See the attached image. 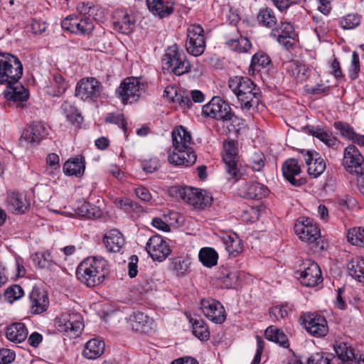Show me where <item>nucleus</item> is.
Instances as JSON below:
<instances>
[{"instance_id": "5", "label": "nucleus", "mask_w": 364, "mask_h": 364, "mask_svg": "<svg viewBox=\"0 0 364 364\" xmlns=\"http://www.w3.org/2000/svg\"><path fill=\"white\" fill-rule=\"evenodd\" d=\"M294 231L301 240L309 244L311 248H314L316 251L324 249L320 230L311 218H301L298 219L294 225Z\"/></svg>"}, {"instance_id": "36", "label": "nucleus", "mask_w": 364, "mask_h": 364, "mask_svg": "<svg viewBox=\"0 0 364 364\" xmlns=\"http://www.w3.org/2000/svg\"><path fill=\"white\" fill-rule=\"evenodd\" d=\"M265 338L271 341L279 344L284 348H289V343L285 333L274 326H269L264 332Z\"/></svg>"}, {"instance_id": "8", "label": "nucleus", "mask_w": 364, "mask_h": 364, "mask_svg": "<svg viewBox=\"0 0 364 364\" xmlns=\"http://www.w3.org/2000/svg\"><path fill=\"white\" fill-rule=\"evenodd\" d=\"M58 331L71 337L78 336L84 328L82 316L77 312H65L55 319Z\"/></svg>"}, {"instance_id": "59", "label": "nucleus", "mask_w": 364, "mask_h": 364, "mask_svg": "<svg viewBox=\"0 0 364 364\" xmlns=\"http://www.w3.org/2000/svg\"><path fill=\"white\" fill-rule=\"evenodd\" d=\"M114 203L117 207L123 209L127 213H130L139 208L136 202L127 198H117Z\"/></svg>"}, {"instance_id": "63", "label": "nucleus", "mask_w": 364, "mask_h": 364, "mask_svg": "<svg viewBox=\"0 0 364 364\" xmlns=\"http://www.w3.org/2000/svg\"><path fill=\"white\" fill-rule=\"evenodd\" d=\"M360 157H362L361 154L355 145H348L345 149L343 159H359Z\"/></svg>"}, {"instance_id": "2", "label": "nucleus", "mask_w": 364, "mask_h": 364, "mask_svg": "<svg viewBox=\"0 0 364 364\" xmlns=\"http://www.w3.org/2000/svg\"><path fill=\"white\" fill-rule=\"evenodd\" d=\"M108 273V262L101 257H92L84 259L76 269L78 280L89 287L100 284Z\"/></svg>"}, {"instance_id": "54", "label": "nucleus", "mask_w": 364, "mask_h": 364, "mask_svg": "<svg viewBox=\"0 0 364 364\" xmlns=\"http://www.w3.org/2000/svg\"><path fill=\"white\" fill-rule=\"evenodd\" d=\"M23 296V290L21 286L14 284L8 287L4 292V297L9 303L21 298Z\"/></svg>"}, {"instance_id": "55", "label": "nucleus", "mask_w": 364, "mask_h": 364, "mask_svg": "<svg viewBox=\"0 0 364 364\" xmlns=\"http://www.w3.org/2000/svg\"><path fill=\"white\" fill-rule=\"evenodd\" d=\"M228 117H226L225 119H223V122L229 123L228 125L230 132H238L241 129L242 125L243 124L242 119L236 116L232 112V109L230 110V114L228 113Z\"/></svg>"}, {"instance_id": "25", "label": "nucleus", "mask_w": 364, "mask_h": 364, "mask_svg": "<svg viewBox=\"0 0 364 364\" xmlns=\"http://www.w3.org/2000/svg\"><path fill=\"white\" fill-rule=\"evenodd\" d=\"M103 242L108 252H119L124 245L125 240L121 232L112 229L104 235Z\"/></svg>"}, {"instance_id": "4", "label": "nucleus", "mask_w": 364, "mask_h": 364, "mask_svg": "<svg viewBox=\"0 0 364 364\" xmlns=\"http://www.w3.org/2000/svg\"><path fill=\"white\" fill-rule=\"evenodd\" d=\"M171 139L173 154L178 156L177 159H197L191 133L184 127H176L171 132Z\"/></svg>"}, {"instance_id": "13", "label": "nucleus", "mask_w": 364, "mask_h": 364, "mask_svg": "<svg viewBox=\"0 0 364 364\" xmlns=\"http://www.w3.org/2000/svg\"><path fill=\"white\" fill-rule=\"evenodd\" d=\"M297 273H299L300 282L306 287H313L323 281L319 266L311 259L304 261Z\"/></svg>"}, {"instance_id": "48", "label": "nucleus", "mask_w": 364, "mask_h": 364, "mask_svg": "<svg viewBox=\"0 0 364 364\" xmlns=\"http://www.w3.org/2000/svg\"><path fill=\"white\" fill-rule=\"evenodd\" d=\"M348 241L354 245H364V228H353L347 234Z\"/></svg>"}, {"instance_id": "62", "label": "nucleus", "mask_w": 364, "mask_h": 364, "mask_svg": "<svg viewBox=\"0 0 364 364\" xmlns=\"http://www.w3.org/2000/svg\"><path fill=\"white\" fill-rule=\"evenodd\" d=\"M15 353L8 348L0 349V364H9L15 359Z\"/></svg>"}, {"instance_id": "61", "label": "nucleus", "mask_w": 364, "mask_h": 364, "mask_svg": "<svg viewBox=\"0 0 364 364\" xmlns=\"http://www.w3.org/2000/svg\"><path fill=\"white\" fill-rule=\"evenodd\" d=\"M31 31L36 35L42 34L47 28V23L41 19L33 18L31 23Z\"/></svg>"}, {"instance_id": "41", "label": "nucleus", "mask_w": 364, "mask_h": 364, "mask_svg": "<svg viewBox=\"0 0 364 364\" xmlns=\"http://www.w3.org/2000/svg\"><path fill=\"white\" fill-rule=\"evenodd\" d=\"M193 333L200 341H207L210 337V332L205 321L200 318H191Z\"/></svg>"}, {"instance_id": "14", "label": "nucleus", "mask_w": 364, "mask_h": 364, "mask_svg": "<svg viewBox=\"0 0 364 364\" xmlns=\"http://www.w3.org/2000/svg\"><path fill=\"white\" fill-rule=\"evenodd\" d=\"M102 90L101 82L95 77L82 78L76 85L75 96L84 101H94L100 96Z\"/></svg>"}, {"instance_id": "17", "label": "nucleus", "mask_w": 364, "mask_h": 364, "mask_svg": "<svg viewBox=\"0 0 364 364\" xmlns=\"http://www.w3.org/2000/svg\"><path fill=\"white\" fill-rule=\"evenodd\" d=\"M146 250L154 260L159 262L164 261L171 252L166 241L159 235H154L149 239Z\"/></svg>"}, {"instance_id": "35", "label": "nucleus", "mask_w": 364, "mask_h": 364, "mask_svg": "<svg viewBox=\"0 0 364 364\" xmlns=\"http://www.w3.org/2000/svg\"><path fill=\"white\" fill-rule=\"evenodd\" d=\"M217 279L222 288L230 289L236 284L239 279V274L237 271L223 269L218 272Z\"/></svg>"}, {"instance_id": "38", "label": "nucleus", "mask_w": 364, "mask_h": 364, "mask_svg": "<svg viewBox=\"0 0 364 364\" xmlns=\"http://www.w3.org/2000/svg\"><path fill=\"white\" fill-rule=\"evenodd\" d=\"M349 274L360 282L364 283V258H353L347 266Z\"/></svg>"}, {"instance_id": "1", "label": "nucleus", "mask_w": 364, "mask_h": 364, "mask_svg": "<svg viewBox=\"0 0 364 364\" xmlns=\"http://www.w3.org/2000/svg\"><path fill=\"white\" fill-rule=\"evenodd\" d=\"M228 86L237 97L240 107L243 110H250L257 107L261 101L260 88L247 77L235 76L228 80Z\"/></svg>"}, {"instance_id": "3", "label": "nucleus", "mask_w": 364, "mask_h": 364, "mask_svg": "<svg viewBox=\"0 0 364 364\" xmlns=\"http://www.w3.org/2000/svg\"><path fill=\"white\" fill-rule=\"evenodd\" d=\"M171 196L180 198L195 209L203 210L213 202L212 196L205 190L186 186H172L169 189Z\"/></svg>"}, {"instance_id": "26", "label": "nucleus", "mask_w": 364, "mask_h": 364, "mask_svg": "<svg viewBox=\"0 0 364 364\" xmlns=\"http://www.w3.org/2000/svg\"><path fill=\"white\" fill-rule=\"evenodd\" d=\"M147 6L153 14L160 18H166L173 11V0H146Z\"/></svg>"}, {"instance_id": "64", "label": "nucleus", "mask_w": 364, "mask_h": 364, "mask_svg": "<svg viewBox=\"0 0 364 364\" xmlns=\"http://www.w3.org/2000/svg\"><path fill=\"white\" fill-rule=\"evenodd\" d=\"M277 41L282 45L286 50L292 48L296 43V36H279L275 38Z\"/></svg>"}, {"instance_id": "16", "label": "nucleus", "mask_w": 364, "mask_h": 364, "mask_svg": "<svg viewBox=\"0 0 364 364\" xmlns=\"http://www.w3.org/2000/svg\"><path fill=\"white\" fill-rule=\"evenodd\" d=\"M62 28L76 34H87L90 33L94 26L90 17L83 16L79 19L77 16L70 15L63 20Z\"/></svg>"}, {"instance_id": "33", "label": "nucleus", "mask_w": 364, "mask_h": 364, "mask_svg": "<svg viewBox=\"0 0 364 364\" xmlns=\"http://www.w3.org/2000/svg\"><path fill=\"white\" fill-rule=\"evenodd\" d=\"M105 343L98 339H91L87 342L83 350V355L90 360L96 359L102 355L105 350Z\"/></svg>"}, {"instance_id": "51", "label": "nucleus", "mask_w": 364, "mask_h": 364, "mask_svg": "<svg viewBox=\"0 0 364 364\" xmlns=\"http://www.w3.org/2000/svg\"><path fill=\"white\" fill-rule=\"evenodd\" d=\"M346 170L351 174H364V161H343Z\"/></svg>"}, {"instance_id": "7", "label": "nucleus", "mask_w": 364, "mask_h": 364, "mask_svg": "<svg viewBox=\"0 0 364 364\" xmlns=\"http://www.w3.org/2000/svg\"><path fill=\"white\" fill-rule=\"evenodd\" d=\"M23 65L19 58L9 53H0V85L20 80Z\"/></svg>"}, {"instance_id": "53", "label": "nucleus", "mask_w": 364, "mask_h": 364, "mask_svg": "<svg viewBox=\"0 0 364 364\" xmlns=\"http://www.w3.org/2000/svg\"><path fill=\"white\" fill-rule=\"evenodd\" d=\"M360 23V16L356 14H349L340 21V25L343 29H353Z\"/></svg>"}, {"instance_id": "32", "label": "nucleus", "mask_w": 364, "mask_h": 364, "mask_svg": "<svg viewBox=\"0 0 364 364\" xmlns=\"http://www.w3.org/2000/svg\"><path fill=\"white\" fill-rule=\"evenodd\" d=\"M287 72L293 77L297 82H302L309 77V69L298 61H289L285 64Z\"/></svg>"}, {"instance_id": "44", "label": "nucleus", "mask_w": 364, "mask_h": 364, "mask_svg": "<svg viewBox=\"0 0 364 364\" xmlns=\"http://www.w3.org/2000/svg\"><path fill=\"white\" fill-rule=\"evenodd\" d=\"M283 36H296L294 28L289 22H281L279 24L277 23V26L272 29L270 36L272 38Z\"/></svg>"}, {"instance_id": "50", "label": "nucleus", "mask_w": 364, "mask_h": 364, "mask_svg": "<svg viewBox=\"0 0 364 364\" xmlns=\"http://www.w3.org/2000/svg\"><path fill=\"white\" fill-rule=\"evenodd\" d=\"M171 269L178 277L184 276L188 269V261L181 257L173 258Z\"/></svg>"}, {"instance_id": "56", "label": "nucleus", "mask_w": 364, "mask_h": 364, "mask_svg": "<svg viewBox=\"0 0 364 364\" xmlns=\"http://www.w3.org/2000/svg\"><path fill=\"white\" fill-rule=\"evenodd\" d=\"M105 122L118 125L123 130L124 134L127 135V122L123 114L109 113L105 118Z\"/></svg>"}, {"instance_id": "19", "label": "nucleus", "mask_w": 364, "mask_h": 364, "mask_svg": "<svg viewBox=\"0 0 364 364\" xmlns=\"http://www.w3.org/2000/svg\"><path fill=\"white\" fill-rule=\"evenodd\" d=\"M204 315L215 323H223L226 319L224 306L213 299H203L200 302Z\"/></svg>"}, {"instance_id": "43", "label": "nucleus", "mask_w": 364, "mask_h": 364, "mask_svg": "<svg viewBox=\"0 0 364 364\" xmlns=\"http://www.w3.org/2000/svg\"><path fill=\"white\" fill-rule=\"evenodd\" d=\"M198 257L203 265L212 267L217 264L218 255L214 249L204 247L200 250Z\"/></svg>"}, {"instance_id": "21", "label": "nucleus", "mask_w": 364, "mask_h": 364, "mask_svg": "<svg viewBox=\"0 0 364 364\" xmlns=\"http://www.w3.org/2000/svg\"><path fill=\"white\" fill-rule=\"evenodd\" d=\"M136 19L132 14L126 10H117L114 16V28L118 32L128 35L133 32L135 28Z\"/></svg>"}, {"instance_id": "12", "label": "nucleus", "mask_w": 364, "mask_h": 364, "mask_svg": "<svg viewBox=\"0 0 364 364\" xmlns=\"http://www.w3.org/2000/svg\"><path fill=\"white\" fill-rule=\"evenodd\" d=\"M19 80H18L5 84L6 87L3 95L6 100V105L9 107H22L23 102L28 100V91L23 86Z\"/></svg>"}, {"instance_id": "37", "label": "nucleus", "mask_w": 364, "mask_h": 364, "mask_svg": "<svg viewBox=\"0 0 364 364\" xmlns=\"http://www.w3.org/2000/svg\"><path fill=\"white\" fill-rule=\"evenodd\" d=\"M60 109L66 119L73 125L79 127L82 123L83 118L81 114L78 112L76 107L72 105L68 102H64Z\"/></svg>"}, {"instance_id": "30", "label": "nucleus", "mask_w": 364, "mask_h": 364, "mask_svg": "<svg viewBox=\"0 0 364 364\" xmlns=\"http://www.w3.org/2000/svg\"><path fill=\"white\" fill-rule=\"evenodd\" d=\"M282 170L284 177L291 185L300 186L303 184L301 179L295 178V177L301 173V168L297 161H284Z\"/></svg>"}, {"instance_id": "9", "label": "nucleus", "mask_w": 364, "mask_h": 364, "mask_svg": "<svg viewBox=\"0 0 364 364\" xmlns=\"http://www.w3.org/2000/svg\"><path fill=\"white\" fill-rule=\"evenodd\" d=\"M146 85L139 78H125L116 90V95L125 105L137 101L144 91Z\"/></svg>"}, {"instance_id": "45", "label": "nucleus", "mask_w": 364, "mask_h": 364, "mask_svg": "<svg viewBox=\"0 0 364 364\" xmlns=\"http://www.w3.org/2000/svg\"><path fill=\"white\" fill-rule=\"evenodd\" d=\"M270 62V58L266 53L258 52L253 55L250 67L253 70H260L261 68H266Z\"/></svg>"}, {"instance_id": "11", "label": "nucleus", "mask_w": 364, "mask_h": 364, "mask_svg": "<svg viewBox=\"0 0 364 364\" xmlns=\"http://www.w3.org/2000/svg\"><path fill=\"white\" fill-rule=\"evenodd\" d=\"M187 32V51L196 57L201 55L205 49L203 28L199 24H192L188 28Z\"/></svg>"}, {"instance_id": "39", "label": "nucleus", "mask_w": 364, "mask_h": 364, "mask_svg": "<svg viewBox=\"0 0 364 364\" xmlns=\"http://www.w3.org/2000/svg\"><path fill=\"white\" fill-rule=\"evenodd\" d=\"M85 169V161H65L63 170L66 176L80 177Z\"/></svg>"}, {"instance_id": "42", "label": "nucleus", "mask_w": 364, "mask_h": 364, "mask_svg": "<svg viewBox=\"0 0 364 364\" xmlns=\"http://www.w3.org/2000/svg\"><path fill=\"white\" fill-rule=\"evenodd\" d=\"M225 44L232 50L238 53H247L252 47V44L248 38L242 36H240L239 38H228Z\"/></svg>"}, {"instance_id": "23", "label": "nucleus", "mask_w": 364, "mask_h": 364, "mask_svg": "<svg viewBox=\"0 0 364 364\" xmlns=\"http://www.w3.org/2000/svg\"><path fill=\"white\" fill-rule=\"evenodd\" d=\"M303 129L309 135L319 139L328 147L337 148L340 144V141L333 135L332 132L324 127L306 125Z\"/></svg>"}, {"instance_id": "60", "label": "nucleus", "mask_w": 364, "mask_h": 364, "mask_svg": "<svg viewBox=\"0 0 364 364\" xmlns=\"http://www.w3.org/2000/svg\"><path fill=\"white\" fill-rule=\"evenodd\" d=\"M54 84L56 87V91L54 93L55 96H60L65 93L68 87V83L65 82L63 77L60 75H55Z\"/></svg>"}, {"instance_id": "57", "label": "nucleus", "mask_w": 364, "mask_h": 364, "mask_svg": "<svg viewBox=\"0 0 364 364\" xmlns=\"http://www.w3.org/2000/svg\"><path fill=\"white\" fill-rule=\"evenodd\" d=\"M360 71L359 55L356 51H353L352 53V60L348 68L349 77L355 80L358 77L359 73Z\"/></svg>"}, {"instance_id": "40", "label": "nucleus", "mask_w": 364, "mask_h": 364, "mask_svg": "<svg viewBox=\"0 0 364 364\" xmlns=\"http://www.w3.org/2000/svg\"><path fill=\"white\" fill-rule=\"evenodd\" d=\"M223 243L229 255L236 257L242 252L243 245L241 240L235 235H228L223 237Z\"/></svg>"}, {"instance_id": "20", "label": "nucleus", "mask_w": 364, "mask_h": 364, "mask_svg": "<svg viewBox=\"0 0 364 364\" xmlns=\"http://www.w3.org/2000/svg\"><path fill=\"white\" fill-rule=\"evenodd\" d=\"M30 311L33 314H41L45 312L49 306L47 291L38 287H33L30 294Z\"/></svg>"}, {"instance_id": "52", "label": "nucleus", "mask_w": 364, "mask_h": 364, "mask_svg": "<svg viewBox=\"0 0 364 364\" xmlns=\"http://www.w3.org/2000/svg\"><path fill=\"white\" fill-rule=\"evenodd\" d=\"M308 173L313 178L319 176L326 169L325 161H306Z\"/></svg>"}, {"instance_id": "6", "label": "nucleus", "mask_w": 364, "mask_h": 364, "mask_svg": "<svg viewBox=\"0 0 364 364\" xmlns=\"http://www.w3.org/2000/svg\"><path fill=\"white\" fill-rule=\"evenodd\" d=\"M162 62L164 68L176 75H182L191 70V63L187 60L184 51L176 44L166 50Z\"/></svg>"}, {"instance_id": "29", "label": "nucleus", "mask_w": 364, "mask_h": 364, "mask_svg": "<svg viewBox=\"0 0 364 364\" xmlns=\"http://www.w3.org/2000/svg\"><path fill=\"white\" fill-rule=\"evenodd\" d=\"M334 350L338 356V363L342 362L343 364H345L344 362L347 364H353L359 355L355 353L354 348L345 342L336 343L334 346Z\"/></svg>"}, {"instance_id": "18", "label": "nucleus", "mask_w": 364, "mask_h": 364, "mask_svg": "<svg viewBox=\"0 0 364 364\" xmlns=\"http://www.w3.org/2000/svg\"><path fill=\"white\" fill-rule=\"evenodd\" d=\"M302 324L311 335L316 337H323L328 331L326 320L319 314H305Z\"/></svg>"}, {"instance_id": "58", "label": "nucleus", "mask_w": 364, "mask_h": 364, "mask_svg": "<svg viewBox=\"0 0 364 364\" xmlns=\"http://www.w3.org/2000/svg\"><path fill=\"white\" fill-rule=\"evenodd\" d=\"M338 362L336 358L332 360L324 356L322 353H316L311 355L307 360V364H336ZM336 364H343L342 362L337 363Z\"/></svg>"}, {"instance_id": "49", "label": "nucleus", "mask_w": 364, "mask_h": 364, "mask_svg": "<svg viewBox=\"0 0 364 364\" xmlns=\"http://www.w3.org/2000/svg\"><path fill=\"white\" fill-rule=\"evenodd\" d=\"M175 95L171 97L173 102L178 104L181 109H190L193 105L188 95L183 91L174 90Z\"/></svg>"}, {"instance_id": "31", "label": "nucleus", "mask_w": 364, "mask_h": 364, "mask_svg": "<svg viewBox=\"0 0 364 364\" xmlns=\"http://www.w3.org/2000/svg\"><path fill=\"white\" fill-rule=\"evenodd\" d=\"M28 330L23 323H14L8 326L5 330L6 337L14 343H21L28 337Z\"/></svg>"}, {"instance_id": "10", "label": "nucleus", "mask_w": 364, "mask_h": 364, "mask_svg": "<svg viewBox=\"0 0 364 364\" xmlns=\"http://www.w3.org/2000/svg\"><path fill=\"white\" fill-rule=\"evenodd\" d=\"M48 134V129L42 122H33L23 131L19 144L26 148L33 147L39 144Z\"/></svg>"}, {"instance_id": "46", "label": "nucleus", "mask_w": 364, "mask_h": 364, "mask_svg": "<svg viewBox=\"0 0 364 364\" xmlns=\"http://www.w3.org/2000/svg\"><path fill=\"white\" fill-rule=\"evenodd\" d=\"M333 127L339 132L342 137L348 140H353L356 132L349 124L341 121H338L333 123Z\"/></svg>"}, {"instance_id": "27", "label": "nucleus", "mask_w": 364, "mask_h": 364, "mask_svg": "<svg viewBox=\"0 0 364 364\" xmlns=\"http://www.w3.org/2000/svg\"><path fill=\"white\" fill-rule=\"evenodd\" d=\"M228 181H237L246 175V165L243 161H223Z\"/></svg>"}, {"instance_id": "22", "label": "nucleus", "mask_w": 364, "mask_h": 364, "mask_svg": "<svg viewBox=\"0 0 364 364\" xmlns=\"http://www.w3.org/2000/svg\"><path fill=\"white\" fill-rule=\"evenodd\" d=\"M267 192L268 189L265 186L255 181L242 182L237 188L238 195L247 199H261Z\"/></svg>"}, {"instance_id": "24", "label": "nucleus", "mask_w": 364, "mask_h": 364, "mask_svg": "<svg viewBox=\"0 0 364 364\" xmlns=\"http://www.w3.org/2000/svg\"><path fill=\"white\" fill-rule=\"evenodd\" d=\"M9 209L16 214L24 213L30 207V201L23 194L18 192H9L6 198Z\"/></svg>"}, {"instance_id": "34", "label": "nucleus", "mask_w": 364, "mask_h": 364, "mask_svg": "<svg viewBox=\"0 0 364 364\" xmlns=\"http://www.w3.org/2000/svg\"><path fill=\"white\" fill-rule=\"evenodd\" d=\"M257 21L260 26L270 28L271 30L277 26V19L274 11L268 7L259 9L257 15Z\"/></svg>"}, {"instance_id": "28", "label": "nucleus", "mask_w": 364, "mask_h": 364, "mask_svg": "<svg viewBox=\"0 0 364 364\" xmlns=\"http://www.w3.org/2000/svg\"><path fill=\"white\" fill-rule=\"evenodd\" d=\"M152 319L142 312H134L129 317V323L132 330L146 333L151 328Z\"/></svg>"}, {"instance_id": "15", "label": "nucleus", "mask_w": 364, "mask_h": 364, "mask_svg": "<svg viewBox=\"0 0 364 364\" xmlns=\"http://www.w3.org/2000/svg\"><path fill=\"white\" fill-rule=\"evenodd\" d=\"M230 105L218 96L213 97L211 100L203 106L202 114L219 121H223L230 114Z\"/></svg>"}, {"instance_id": "47", "label": "nucleus", "mask_w": 364, "mask_h": 364, "mask_svg": "<svg viewBox=\"0 0 364 364\" xmlns=\"http://www.w3.org/2000/svg\"><path fill=\"white\" fill-rule=\"evenodd\" d=\"M237 157H240L237 142L235 141L224 142L223 159H235Z\"/></svg>"}]
</instances>
